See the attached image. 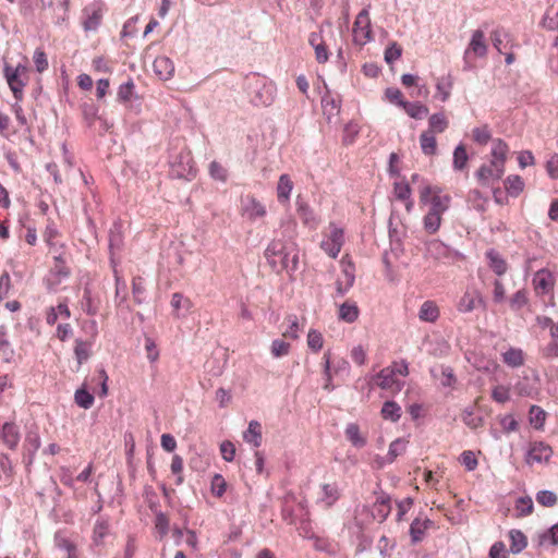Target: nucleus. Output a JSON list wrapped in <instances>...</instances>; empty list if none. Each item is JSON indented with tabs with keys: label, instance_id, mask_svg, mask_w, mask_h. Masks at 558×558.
Masks as SVG:
<instances>
[{
	"label": "nucleus",
	"instance_id": "1",
	"mask_svg": "<svg viewBox=\"0 0 558 558\" xmlns=\"http://www.w3.org/2000/svg\"><path fill=\"white\" fill-rule=\"evenodd\" d=\"M269 266L277 272H294L299 267L300 250L292 241L274 240L265 251Z\"/></svg>",
	"mask_w": 558,
	"mask_h": 558
},
{
	"label": "nucleus",
	"instance_id": "2",
	"mask_svg": "<svg viewBox=\"0 0 558 558\" xmlns=\"http://www.w3.org/2000/svg\"><path fill=\"white\" fill-rule=\"evenodd\" d=\"M4 77L16 100H22L24 96V87L29 81V68L26 64H17L16 66L5 64Z\"/></svg>",
	"mask_w": 558,
	"mask_h": 558
},
{
	"label": "nucleus",
	"instance_id": "3",
	"mask_svg": "<svg viewBox=\"0 0 558 558\" xmlns=\"http://www.w3.org/2000/svg\"><path fill=\"white\" fill-rule=\"evenodd\" d=\"M451 197L442 194L439 186L425 185L420 190V202L429 205L428 211L442 215L450 205Z\"/></svg>",
	"mask_w": 558,
	"mask_h": 558
},
{
	"label": "nucleus",
	"instance_id": "4",
	"mask_svg": "<svg viewBox=\"0 0 558 558\" xmlns=\"http://www.w3.org/2000/svg\"><path fill=\"white\" fill-rule=\"evenodd\" d=\"M533 289L535 294L539 298H548L546 305L555 306L554 289L556 286V275L547 268L537 270L532 279Z\"/></svg>",
	"mask_w": 558,
	"mask_h": 558
},
{
	"label": "nucleus",
	"instance_id": "5",
	"mask_svg": "<svg viewBox=\"0 0 558 558\" xmlns=\"http://www.w3.org/2000/svg\"><path fill=\"white\" fill-rule=\"evenodd\" d=\"M344 243V231L330 222L323 234L320 248L331 258H337Z\"/></svg>",
	"mask_w": 558,
	"mask_h": 558
},
{
	"label": "nucleus",
	"instance_id": "6",
	"mask_svg": "<svg viewBox=\"0 0 558 558\" xmlns=\"http://www.w3.org/2000/svg\"><path fill=\"white\" fill-rule=\"evenodd\" d=\"M353 41L359 46H364L373 40V32L371 28V19L368 9H363L356 16L353 24Z\"/></svg>",
	"mask_w": 558,
	"mask_h": 558
},
{
	"label": "nucleus",
	"instance_id": "7",
	"mask_svg": "<svg viewBox=\"0 0 558 558\" xmlns=\"http://www.w3.org/2000/svg\"><path fill=\"white\" fill-rule=\"evenodd\" d=\"M480 307H486V302L482 292L474 286L466 287L457 303L458 312L466 314Z\"/></svg>",
	"mask_w": 558,
	"mask_h": 558
},
{
	"label": "nucleus",
	"instance_id": "8",
	"mask_svg": "<svg viewBox=\"0 0 558 558\" xmlns=\"http://www.w3.org/2000/svg\"><path fill=\"white\" fill-rule=\"evenodd\" d=\"M488 51V45L485 39V34L481 29H475L472 35L470 43L464 51V62L471 64L476 58H485Z\"/></svg>",
	"mask_w": 558,
	"mask_h": 558
},
{
	"label": "nucleus",
	"instance_id": "9",
	"mask_svg": "<svg viewBox=\"0 0 558 558\" xmlns=\"http://www.w3.org/2000/svg\"><path fill=\"white\" fill-rule=\"evenodd\" d=\"M505 170L501 165L497 167L496 163L489 161V163H484L478 168L475 177L482 186H489L502 178Z\"/></svg>",
	"mask_w": 558,
	"mask_h": 558
},
{
	"label": "nucleus",
	"instance_id": "10",
	"mask_svg": "<svg viewBox=\"0 0 558 558\" xmlns=\"http://www.w3.org/2000/svg\"><path fill=\"white\" fill-rule=\"evenodd\" d=\"M104 4L100 2H94L88 4L83 10V27L86 32L96 31L101 24L104 16Z\"/></svg>",
	"mask_w": 558,
	"mask_h": 558
},
{
	"label": "nucleus",
	"instance_id": "11",
	"mask_svg": "<svg viewBox=\"0 0 558 558\" xmlns=\"http://www.w3.org/2000/svg\"><path fill=\"white\" fill-rule=\"evenodd\" d=\"M553 456V449L544 441L531 442L525 456L527 464L548 462Z\"/></svg>",
	"mask_w": 558,
	"mask_h": 558
},
{
	"label": "nucleus",
	"instance_id": "12",
	"mask_svg": "<svg viewBox=\"0 0 558 558\" xmlns=\"http://www.w3.org/2000/svg\"><path fill=\"white\" fill-rule=\"evenodd\" d=\"M375 384L392 393L401 391L403 383L396 377L395 371L389 366L383 368L375 377Z\"/></svg>",
	"mask_w": 558,
	"mask_h": 558
},
{
	"label": "nucleus",
	"instance_id": "13",
	"mask_svg": "<svg viewBox=\"0 0 558 558\" xmlns=\"http://www.w3.org/2000/svg\"><path fill=\"white\" fill-rule=\"evenodd\" d=\"M242 215L250 220H256L266 216L265 206L254 196L246 195L241 199Z\"/></svg>",
	"mask_w": 558,
	"mask_h": 558
},
{
	"label": "nucleus",
	"instance_id": "14",
	"mask_svg": "<svg viewBox=\"0 0 558 558\" xmlns=\"http://www.w3.org/2000/svg\"><path fill=\"white\" fill-rule=\"evenodd\" d=\"M343 279L337 280V291L340 294L345 293L354 283L355 267L349 255H344L341 259Z\"/></svg>",
	"mask_w": 558,
	"mask_h": 558
},
{
	"label": "nucleus",
	"instance_id": "15",
	"mask_svg": "<svg viewBox=\"0 0 558 558\" xmlns=\"http://www.w3.org/2000/svg\"><path fill=\"white\" fill-rule=\"evenodd\" d=\"M93 333L89 340L77 339L75 341L74 353L78 364L86 362L92 353V347L97 335L96 322H90Z\"/></svg>",
	"mask_w": 558,
	"mask_h": 558
},
{
	"label": "nucleus",
	"instance_id": "16",
	"mask_svg": "<svg viewBox=\"0 0 558 558\" xmlns=\"http://www.w3.org/2000/svg\"><path fill=\"white\" fill-rule=\"evenodd\" d=\"M54 545L59 550L63 553L64 558L81 557L77 544L61 532L54 535Z\"/></svg>",
	"mask_w": 558,
	"mask_h": 558
},
{
	"label": "nucleus",
	"instance_id": "17",
	"mask_svg": "<svg viewBox=\"0 0 558 558\" xmlns=\"http://www.w3.org/2000/svg\"><path fill=\"white\" fill-rule=\"evenodd\" d=\"M71 317V311L68 305V300L59 302L57 306H50L46 310V323L53 326L59 319L66 320Z\"/></svg>",
	"mask_w": 558,
	"mask_h": 558
},
{
	"label": "nucleus",
	"instance_id": "18",
	"mask_svg": "<svg viewBox=\"0 0 558 558\" xmlns=\"http://www.w3.org/2000/svg\"><path fill=\"white\" fill-rule=\"evenodd\" d=\"M153 69L161 81H168L174 75V63L166 56L157 57L153 63Z\"/></svg>",
	"mask_w": 558,
	"mask_h": 558
},
{
	"label": "nucleus",
	"instance_id": "19",
	"mask_svg": "<svg viewBox=\"0 0 558 558\" xmlns=\"http://www.w3.org/2000/svg\"><path fill=\"white\" fill-rule=\"evenodd\" d=\"M509 151H510L509 146L505 141H502L500 138L494 140L492 150H490V156H492L490 161L496 163L497 167L501 165V168L506 169V162L508 159Z\"/></svg>",
	"mask_w": 558,
	"mask_h": 558
},
{
	"label": "nucleus",
	"instance_id": "20",
	"mask_svg": "<svg viewBox=\"0 0 558 558\" xmlns=\"http://www.w3.org/2000/svg\"><path fill=\"white\" fill-rule=\"evenodd\" d=\"M485 257L487 259V264H488L489 268L498 277L504 276L508 271L507 260L497 251L488 250L485 253Z\"/></svg>",
	"mask_w": 558,
	"mask_h": 558
},
{
	"label": "nucleus",
	"instance_id": "21",
	"mask_svg": "<svg viewBox=\"0 0 558 558\" xmlns=\"http://www.w3.org/2000/svg\"><path fill=\"white\" fill-rule=\"evenodd\" d=\"M482 399L483 397H477L474 400V405L472 408L464 409L461 414L462 422L471 429H477L484 425V418L481 415H476L474 413V407H477Z\"/></svg>",
	"mask_w": 558,
	"mask_h": 558
},
{
	"label": "nucleus",
	"instance_id": "22",
	"mask_svg": "<svg viewBox=\"0 0 558 558\" xmlns=\"http://www.w3.org/2000/svg\"><path fill=\"white\" fill-rule=\"evenodd\" d=\"M308 41L311 46H313L315 50V58L318 63H326L329 59L328 48L325 45L319 33H312L310 35Z\"/></svg>",
	"mask_w": 558,
	"mask_h": 558
},
{
	"label": "nucleus",
	"instance_id": "23",
	"mask_svg": "<svg viewBox=\"0 0 558 558\" xmlns=\"http://www.w3.org/2000/svg\"><path fill=\"white\" fill-rule=\"evenodd\" d=\"M360 315V310L354 301H345L339 306L338 317L348 324L354 323Z\"/></svg>",
	"mask_w": 558,
	"mask_h": 558
},
{
	"label": "nucleus",
	"instance_id": "24",
	"mask_svg": "<svg viewBox=\"0 0 558 558\" xmlns=\"http://www.w3.org/2000/svg\"><path fill=\"white\" fill-rule=\"evenodd\" d=\"M453 83L454 80L451 74L439 77L436 83V97L442 102L447 101L451 95Z\"/></svg>",
	"mask_w": 558,
	"mask_h": 558
},
{
	"label": "nucleus",
	"instance_id": "25",
	"mask_svg": "<svg viewBox=\"0 0 558 558\" xmlns=\"http://www.w3.org/2000/svg\"><path fill=\"white\" fill-rule=\"evenodd\" d=\"M243 439L247 444H251L255 448H258L262 445L263 440L260 423L257 421H251L248 423L247 429L243 433Z\"/></svg>",
	"mask_w": 558,
	"mask_h": 558
},
{
	"label": "nucleus",
	"instance_id": "26",
	"mask_svg": "<svg viewBox=\"0 0 558 558\" xmlns=\"http://www.w3.org/2000/svg\"><path fill=\"white\" fill-rule=\"evenodd\" d=\"M1 439L8 448L14 449L20 441L17 426L13 423H5L2 427Z\"/></svg>",
	"mask_w": 558,
	"mask_h": 558
},
{
	"label": "nucleus",
	"instance_id": "27",
	"mask_svg": "<svg viewBox=\"0 0 558 558\" xmlns=\"http://www.w3.org/2000/svg\"><path fill=\"white\" fill-rule=\"evenodd\" d=\"M433 522L428 519H415L410 525V535L413 543L421 542Z\"/></svg>",
	"mask_w": 558,
	"mask_h": 558
},
{
	"label": "nucleus",
	"instance_id": "28",
	"mask_svg": "<svg viewBox=\"0 0 558 558\" xmlns=\"http://www.w3.org/2000/svg\"><path fill=\"white\" fill-rule=\"evenodd\" d=\"M439 307L434 301H425L418 311V318L423 322L435 323L439 317Z\"/></svg>",
	"mask_w": 558,
	"mask_h": 558
},
{
	"label": "nucleus",
	"instance_id": "29",
	"mask_svg": "<svg viewBox=\"0 0 558 558\" xmlns=\"http://www.w3.org/2000/svg\"><path fill=\"white\" fill-rule=\"evenodd\" d=\"M293 189V182L288 174H281L277 184V197L281 204H286L290 199Z\"/></svg>",
	"mask_w": 558,
	"mask_h": 558
},
{
	"label": "nucleus",
	"instance_id": "30",
	"mask_svg": "<svg viewBox=\"0 0 558 558\" xmlns=\"http://www.w3.org/2000/svg\"><path fill=\"white\" fill-rule=\"evenodd\" d=\"M449 126V120L445 113H434L428 118V129L426 131L440 134L444 133Z\"/></svg>",
	"mask_w": 558,
	"mask_h": 558
},
{
	"label": "nucleus",
	"instance_id": "31",
	"mask_svg": "<svg viewBox=\"0 0 558 558\" xmlns=\"http://www.w3.org/2000/svg\"><path fill=\"white\" fill-rule=\"evenodd\" d=\"M436 134L423 131L420 135V146L424 155L434 156L437 153Z\"/></svg>",
	"mask_w": 558,
	"mask_h": 558
},
{
	"label": "nucleus",
	"instance_id": "32",
	"mask_svg": "<svg viewBox=\"0 0 558 558\" xmlns=\"http://www.w3.org/2000/svg\"><path fill=\"white\" fill-rule=\"evenodd\" d=\"M347 439L356 448H363L366 445V437L360 430L355 423H351L344 430Z\"/></svg>",
	"mask_w": 558,
	"mask_h": 558
},
{
	"label": "nucleus",
	"instance_id": "33",
	"mask_svg": "<svg viewBox=\"0 0 558 558\" xmlns=\"http://www.w3.org/2000/svg\"><path fill=\"white\" fill-rule=\"evenodd\" d=\"M504 185L510 196L517 197L523 192L525 184L520 175L510 174L504 181Z\"/></svg>",
	"mask_w": 558,
	"mask_h": 558
},
{
	"label": "nucleus",
	"instance_id": "34",
	"mask_svg": "<svg viewBox=\"0 0 558 558\" xmlns=\"http://www.w3.org/2000/svg\"><path fill=\"white\" fill-rule=\"evenodd\" d=\"M401 414V407L395 401H386L380 410V416L385 421L398 422Z\"/></svg>",
	"mask_w": 558,
	"mask_h": 558
},
{
	"label": "nucleus",
	"instance_id": "35",
	"mask_svg": "<svg viewBox=\"0 0 558 558\" xmlns=\"http://www.w3.org/2000/svg\"><path fill=\"white\" fill-rule=\"evenodd\" d=\"M390 510V499L386 496H378L374 502V517L381 522L389 515Z\"/></svg>",
	"mask_w": 558,
	"mask_h": 558
},
{
	"label": "nucleus",
	"instance_id": "36",
	"mask_svg": "<svg viewBox=\"0 0 558 558\" xmlns=\"http://www.w3.org/2000/svg\"><path fill=\"white\" fill-rule=\"evenodd\" d=\"M469 155L463 144H459L453 150L452 167L456 171H464L468 168Z\"/></svg>",
	"mask_w": 558,
	"mask_h": 558
},
{
	"label": "nucleus",
	"instance_id": "37",
	"mask_svg": "<svg viewBox=\"0 0 558 558\" xmlns=\"http://www.w3.org/2000/svg\"><path fill=\"white\" fill-rule=\"evenodd\" d=\"M402 108L404 109V111L407 112L408 116H410L411 118L416 119V120L424 119L428 114V111H429L425 105H423L418 101H415V102L405 101L404 104H402Z\"/></svg>",
	"mask_w": 558,
	"mask_h": 558
},
{
	"label": "nucleus",
	"instance_id": "38",
	"mask_svg": "<svg viewBox=\"0 0 558 558\" xmlns=\"http://www.w3.org/2000/svg\"><path fill=\"white\" fill-rule=\"evenodd\" d=\"M340 496L338 486L333 484H324L322 486V501L327 506L330 507L333 505Z\"/></svg>",
	"mask_w": 558,
	"mask_h": 558
},
{
	"label": "nucleus",
	"instance_id": "39",
	"mask_svg": "<svg viewBox=\"0 0 558 558\" xmlns=\"http://www.w3.org/2000/svg\"><path fill=\"white\" fill-rule=\"evenodd\" d=\"M529 303V295L526 290H518L509 298V307L513 312L521 311Z\"/></svg>",
	"mask_w": 558,
	"mask_h": 558
},
{
	"label": "nucleus",
	"instance_id": "40",
	"mask_svg": "<svg viewBox=\"0 0 558 558\" xmlns=\"http://www.w3.org/2000/svg\"><path fill=\"white\" fill-rule=\"evenodd\" d=\"M509 536L511 541L510 549L512 553H520L526 547V536L521 531L512 530L510 531Z\"/></svg>",
	"mask_w": 558,
	"mask_h": 558
},
{
	"label": "nucleus",
	"instance_id": "41",
	"mask_svg": "<svg viewBox=\"0 0 558 558\" xmlns=\"http://www.w3.org/2000/svg\"><path fill=\"white\" fill-rule=\"evenodd\" d=\"M393 192L398 199L409 201L407 204V209H408V211H410L411 207L413 205V203L410 201V196H411L410 185L404 181L396 182L395 186H393Z\"/></svg>",
	"mask_w": 558,
	"mask_h": 558
},
{
	"label": "nucleus",
	"instance_id": "42",
	"mask_svg": "<svg viewBox=\"0 0 558 558\" xmlns=\"http://www.w3.org/2000/svg\"><path fill=\"white\" fill-rule=\"evenodd\" d=\"M408 446V440L404 438H397L389 446L388 451V461L393 462L397 457L401 456L405 452Z\"/></svg>",
	"mask_w": 558,
	"mask_h": 558
},
{
	"label": "nucleus",
	"instance_id": "43",
	"mask_svg": "<svg viewBox=\"0 0 558 558\" xmlns=\"http://www.w3.org/2000/svg\"><path fill=\"white\" fill-rule=\"evenodd\" d=\"M543 25L548 29H556L558 27V3L551 4L547 9L543 17Z\"/></svg>",
	"mask_w": 558,
	"mask_h": 558
},
{
	"label": "nucleus",
	"instance_id": "44",
	"mask_svg": "<svg viewBox=\"0 0 558 558\" xmlns=\"http://www.w3.org/2000/svg\"><path fill=\"white\" fill-rule=\"evenodd\" d=\"M441 216L439 214L428 211L424 217V228L425 230L433 234L438 231L441 225Z\"/></svg>",
	"mask_w": 558,
	"mask_h": 558
},
{
	"label": "nucleus",
	"instance_id": "45",
	"mask_svg": "<svg viewBox=\"0 0 558 558\" xmlns=\"http://www.w3.org/2000/svg\"><path fill=\"white\" fill-rule=\"evenodd\" d=\"M291 345L282 339H275L270 345V352L274 357H282L289 354Z\"/></svg>",
	"mask_w": 558,
	"mask_h": 558
},
{
	"label": "nucleus",
	"instance_id": "46",
	"mask_svg": "<svg viewBox=\"0 0 558 558\" xmlns=\"http://www.w3.org/2000/svg\"><path fill=\"white\" fill-rule=\"evenodd\" d=\"M211 494L221 498L227 490V482L221 474H215L210 483Z\"/></svg>",
	"mask_w": 558,
	"mask_h": 558
},
{
	"label": "nucleus",
	"instance_id": "47",
	"mask_svg": "<svg viewBox=\"0 0 558 558\" xmlns=\"http://www.w3.org/2000/svg\"><path fill=\"white\" fill-rule=\"evenodd\" d=\"M539 545L558 546V523L539 535Z\"/></svg>",
	"mask_w": 558,
	"mask_h": 558
},
{
	"label": "nucleus",
	"instance_id": "48",
	"mask_svg": "<svg viewBox=\"0 0 558 558\" xmlns=\"http://www.w3.org/2000/svg\"><path fill=\"white\" fill-rule=\"evenodd\" d=\"M504 362L512 367H518L523 364V353L519 349H510L504 353Z\"/></svg>",
	"mask_w": 558,
	"mask_h": 558
},
{
	"label": "nucleus",
	"instance_id": "49",
	"mask_svg": "<svg viewBox=\"0 0 558 558\" xmlns=\"http://www.w3.org/2000/svg\"><path fill=\"white\" fill-rule=\"evenodd\" d=\"M461 464L466 471H474L478 465V460L474 451L464 450L459 458Z\"/></svg>",
	"mask_w": 558,
	"mask_h": 558
},
{
	"label": "nucleus",
	"instance_id": "50",
	"mask_svg": "<svg viewBox=\"0 0 558 558\" xmlns=\"http://www.w3.org/2000/svg\"><path fill=\"white\" fill-rule=\"evenodd\" d=\"M546 420V412L537 407L532 405L530 409V422L535 428H542Z\"/></svg>",
	"mask_w": 558,
	"mask_h": 558
},
{
	"label": "nucleus",
	"instance_id": "51",
	"mask_svg": "<svg viewBox=\"0 0 558 558\" xmlns=\"http://www.w3.org/2000/svg\"><path fill=\"white\" fill-rule=\"evenodd\" d=\"M307 345L314 352L320 351L324 345V338L322 332L315 329H311L307 333Z\"/></svg>",
	"mask_w": 558,
	"mask_h": 558
},
{
	"label": "nucleus",
	"instance_id": "52",
	"mask_svg": "<svg viewBox=\"0 0 558 558\" xmlns=\"http://www.w3.org/2000/svg\"><path fill=\"white\" fill-rule=\"evenodd\" d=\"M472 138L474 142H476L480 145H486L490 138V130L487 125H483L480 128H475L472 130Z\"/></svg>",
	"mask_w": 558,
	"mask_h": 558
},
{
	"label": "nucleus",
	"instance_id": "53",
	"mask_svg": "<svg viewBox=\"0 0 558 558\" xmlns=\"http://www.w3.org/2000/svg\"><path fill=\"white\" fill-rule=\"evenodd\" d=\"M75 402L83 409H89L94 404V396L85 389H78L74 396Z\"/></svg>",
	"mask_w": 558,
	"mask_h": 558
},
{
	"label": "nucleus",
	"instance_id": "54",
	"mask_svg": "<svg viewBox=\"0 0 558 558\" xmlns=\"http://www.w3.org/2000/svg\"><path fill=\"white\" fill-rule=\"evenodd\" d=\"M324 374L326 377V384L324 386V389L331 390L333 388L331 380H332V368H331V353L330 351L325 352L324 357Z\"/></svg>",
	"mask_w": 558,
	"mask_h": 558
},
{
	"label": "nucleus",
	"instance_id": "55",
	"mask_svg": "<svg viewBox=\"0 0 558 558\" xmlns=\"http://www.w3.org/2000/svg\"><path fill=\"white\" fill-rule=\"evenodd\" d=\"M515 511L519 517H525L533 512V501L530 497H521L517 500Z\"/></svg>",
	"mask_w": 558,
	"mask_h": 558
},
{
	"label": "nucleus",
	"instance_id": "56",
	"mask_svg": "<svg viewBox=\"0 0 558 558\" xmlns=\"http://www.w3.org/2000/svg\"><path fill=\"white\" fill-rule=\"evenodd\" d=\"M536 501L544 507H553L557 504L558 497L550 490H541L536 495Z\"/></svg>",
	"mask_w": 558,
	"mask_h": 558
},
{
	"label": "nucleus",
	"instance_id": "57",
	"mask_svg": "<svg viewBox=\"0 0 558 558\" xmlns=\"http://www.w3.org/2000/svg\"><path fill=\"white\" fill-rule=\"evenodd\" d=\"M498 422L505 433L515 432L519 424L512 414L498 416Z\"/></svg>",
	"mask_w": 558,
	"mask_h": 558
},
{
	"label": "nucleus",
	"instance_id": "58",
	"mask_svg": "<svg viewBox=\"0 0 558 558\" xmlns=\"http://www.w3.org/2000/svg\"><path fill=\"white\" fill-rule=\"evenodd\" d=\"M492 398L498 403H506L510 399V390L506 386L498 385L493 388Z\"/></svg>",
	"mask_w": 558,
	"mask_h": 558
},
{
	"label": "nucleus",
	"instance_id": "59",
	"mask_svg": "<svg viewBox=\"0 0 558 558\" xmlns=\"http://www.w3.org/2000/svg\"><path fill=\"white\" fill-rule=\"evenodd\" d=\"M506 300V287L501 280L495 279L493 282V302L500 304Z\"/></svg>",
	"mask_w": 558,
	"mask_h": 558
},
{
	"label": "nucleus",
	"instance_id": "60",
	"mask_svg": "<svg viewBox=\"0 0 558 558\" xmlns=\"http://www.w3.org/2000/svg\"><path fill=\"white\" fill-rule=\"evenodd\" d=\"M298 213L305 225L312 227H315L317 225L318 221L307 205H300L298 208Z\"/></svg>",
	"mask_w": 558,
	"mask_h": 558
},
{
	"label": "nucleus",
	"instance_id": "61",
	"mask_svg": "<svg viewBox=\"0 0 558 558\" xmlns=\"http://www.w3.org/2000/svg\"><path fill=\"white\" fill-rule=\"evenodd\" d=\"M402 54V48L397 43H392L385 50V60L387 63L391 64L397 61Z\"/></svg>",
	"mask_w": 558,
	"mask_h": 558
},
{
	"label": "nucleus",
	"instance_id": "62",
	"mask_svg": "<svg viewBox=\"0 0 558 558\" xmlns=\"http://www.w3.org/2000/svg\"><path fill=\"white\" fill-rule=\"evenodd\" d=\"M155 529L158 531V533L160 534L161 537H163L168 534L169 519L165 513L159 512L156 514Z\"/></svg>",
	"mask_w": 558,
	"mask_h": 558
},
{
	"label": "nucleus",
	"instance_id": "63",
	"mask_svg": "<svg viewBox=\"0 0 558 558\" xmlns=\"http://www.w3.org/2000/svg\"><path fill=\"white\" fill-rule=\"evenodd\" d=\"M132 292L133 298L137 303L142 302V295L145 292L144 279L141 276H136L132 280Z\"/></svg>",
	"mask_w": 558,
	"mask_h": 558
},
{
	"label": "nucleus",
	"instance_id": "64",
	"mask_svg": "<svg viewBox=\"0 0 558 558\" xmlns=\"http://www.w3.org/2000/svg\"><path fill=\"white\" fill-rule=\"evenodd\" d=\"M133 89H134V83L132 81H129V82L120 85V87L118 89V94H117L118 100H120L122 102L129 101L132 97Z\"/></svg>",
	"mask_w": 558,
	"mask_h": 558
}]
</instances>
